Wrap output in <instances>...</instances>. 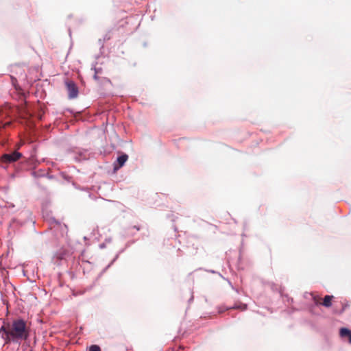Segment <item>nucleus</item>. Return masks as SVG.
Returning <instances> with one entry per match:
<instances>
[{
    "label": "nucleus",
    "mask_w": 351,
    "mask_h": 351,
    "mask_svg": "<svg viewBox=\"0 0 351 351\" xmlns=\"http://www.w3.org/2000/svg\"><path fill=\"white\" fill-rule=\"evenodd\" d=\"M0 330L4 332L2 337L5 343H9L11 341L17 343L22 340H26L29 337V330L26 323L21 319H15L12 323L4 324Z\"/></svg>",
    "instance_id": "obj_1"
},
{
    "label": "nucleus",
    "mask_w": 351,
    "mask_h": 351,
    "mask_svg": "<svg viewBox=\"0 0 351 351\" xmlns=\"http://www.w3.org/2000/svg\"><path fill=\"white\" fill-rule=\"evenodd\" d=\"M22 157V154L16 151L10 153L5 154L1 157V162L2 163L8 164L17 161Z\"/></svg>",
    "instance_id": "obj_2"
},
{
    "label": "nucleus",
    "mask_w": 351,
    "mask_h": 351,
    "mask_svg": "<svg viewBox=\"0 0 351 351\" xmlns=\"http://www.w3.org/2000/svg\"><path fill=\"white\" fill-rule=\"evenodd\" d=\"M65 84L69 93V97L70 99L77 97L78 95V88L75 84L73 81H66Z\"/></svg>",
    "instance_id": "obj_3"
},
{
    "label": "nucleus",
    "mask_w": 351,
    "mask_h": 351,
    "mask_svg": "<svg viewBox=\"0 0 351 351\" xmlns=\"http://www.w3.org/2000/svg\"><path fill=\"white\" fill-rule=\"evenodd\" d=\"M128 156L126 154H123L122 155L119 156L117 160V164H114V170H117V169L121 168V167H123L124 165V164L125 163V162L128 160Z\"/></svg>",
    "instance_id": "obj_4"
},
{
    "label": "nucleus",
    "mask_w": 351,
    "mask_h": 351,
    "mask_svg": "<svg viewBox=\"0 0 351 351\" xmlns=\"http://www.w3.org/2000/svg\"><path fill=\"white\" fill-rule=\"evenodd\" d=\"M339 335L342 338H348L349 343L351 344V330L346 328H341L340 329Z\"/></svg>",
    "instance_id": "obj_5"
},
{
    "label": "nucleus",
    "mask_w": 351,
    "mask_h": 351,
    "mask_svg": "<svg viewBox=\"0 0 351 351\" xmlns=\"http://www.w3.org/2000/svg\"><path fill=\"white\" fill-rule=\"evenodd\" d=\"M333 298V295H326L322 302V305L326 308L330 307L332 306V300Z\"/></svg>",
    "instance_id": "obj_6"
},
{
    "label": "nucleus",
    "mask_w": 351,
    "mask_h": 351,
    "mask_svg": "<svg viewBox=\"0 0 351 351\" xmlns=\"http://www.w3.org/2000/svg\"><path fill=\"white\" fill-rule=\"evenodd\" d=\"M231 308H232V309H240L241 311H245V310L247 309V305L245 304H241L240 305H234Z\"/></svg>",
    "instance_id": "obj_7"
},
{
    "label": "nucleus",
    "mask_w": 351,
    "mask_h": 351,
    "mask_svg": "<svg viewBox=\"0 0 351 351\" xmlns=\"http://www.w3.org/2000/svg\"><path fill=\"white\" fill-rule=\"evenodd\" d=\"M11 80H12V84H13V86L15 87V88L17 90L19 88V85L17 84V80L16 77H13V76H11Z\"/></svg>",
    "instance_id": "obj_8"
},
{
    "label": "nucleus",
    "mask_w": 351,
    "mask_h": 351,
    "mask_svg": "<svg viewBox=\"0 0 351 351\" xmlns=\"http://www.w3.org/2000/svg\"><path fill=\"white\" fill-rule=\"evenodd\" d=\"M89 351H101V348L97 345H92L89 348Z\"/></svg>",
    "instance_id": "obj_9"
},
{
    "label": "nucleus",
    "mask_w": 351,
    "mask_h": 351,
    "mask_svg": "<svg viewBox=\"0 0 351 351\" xmlns=\"http://www.w3.org/2000/svg\"><path fill=\"white\" fill-rule=\"evenodd\" d=\"M313 301L316 305H322V302H321L320 298H319L317 296H315V297H313Z\"/></svg>",
    "instance_id": "obj_10"
},
{
    "label": "nucleus",
    "mask_w": 351,
    "mask_h": 351,
    "mask_svg": "<svg viewBox=\"0 0 351 351\" xmlns=\"http://www.w3.org/2000/svg\"><path fill=\"white\" fill-rule=\"evenodd\" d=\"M94 79H95V80H98V77H97V73H95V75H94Z\"/></svg>",
    "instance_id": "obj_11"
},
{
    "label": "nucleus",
    "mask_w": 351,
    "mask_h": 351,
    "mask_svg": "<svg viewBox=\"0 0 351 351\" xmlns=\"http://www.w3.org/2000/svg\"><path fill=\"white\" fill-rule=\"evenodd\" d=\"M342 306H343V307H342V309H341V312L343 311L344 309H345V307L346 306V305L343 306V304H342Z\"/></svg>",
    "instance_id": "obj_12"
},
{
    "label": "nucleus",
    "mask_w": 351,
    "mask_h": 351,
    "mask_svg": "<svg viewBox=\"0 0 351 351\" xmlns=\"http://www.w3.org/2000/svg\"><path fill=\"white\" fill-rule=\"evenodd\" d=\"M31 351H33V350H31Z\"/></svg>",
    "instance_id": "obj_13"
}]
</instances>
